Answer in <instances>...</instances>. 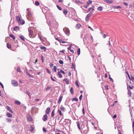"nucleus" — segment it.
<instances>
[{"instance_id": "nucleus-1", "label": "nucleus", "mask_w": 134, "mask_h": 134, "mask_svg": "<svg viewBox=\"0 0 134 134\" xmlns=\"http://www.w3.org/2000/svg\"><path fill=\"white\" fill-rule=\"evenodd\" d=\"M133 87L132 86H130L127 84V88L128 91V94L129 96H131V91L128 88H129L130 89H133Z\"/></svg>"}, {"instance_id": "nucleus-2", "label": "nucleus", "mask_w": 134, "mask_h": 134, "mask_svg": "<svg viewBox=\"0 0 134 134\" xmlns=\"http://www.w3.org/2000/svg\"><path fill=\"white\" fill-rule=\"evenodd\" d=\"M29 36L30 37L33 38L34 37L32 36L33 33V31L32 30L29 29Z\"/></svg>"}, {"instance_id": "nucleus-3", "label": "nucleus", "mask_w": 134, "mask_h": 134, "mask_svg": "<svg viewBox=\"0 0 134 134\" xmlns=\"http://www.w3.org/2000/svg\"><path fill=\"white\" fill-rule=\"evenodd\" d=\"M63 31L66 34H69L70 33V31L68 28H64L63 29Z\"/></svg>"}, {"instance_id": "nucleus-4", "label": "nucleus", "mask_w": 134, "mask_h": 134, "mask_svg": "<svg viewBox=\"0 0 134 134\" xmlns=\"http://www.w3.org/2000/svg\"><path fill=\"white\" fill-rule=\"evenodd\" d=\"M12 83L13 85L14 86H16L18 85V82L14 80H12Z\"/></svg>"}, {"instance_id": "nucleus-5", "label": "nucleus", "mask_w": 134, "mask_h": 134, "mask_svg": "<svg viewBox=\"0 0 134 134\" xmlns=\"http://www.w3.org/2000/svg\"><path fill=\"white\" fill-rule=\"evenodd\" d=\"M48 119V116L46 114H45L43 116L42 120L44 121H46Z\"/></svg>"}, {"instance_id": "nucleus-6", "label": "nucleus", "mask_w": 134, "mask_h": 134, "mask_svg": "<svg viewBox=\"0 0 134 134\" xmlns=\"http://www.w3.org/2000/svg\"><path fill=\"white\" fill-rule=\"evenodd\" d=\"M45 90L46 91H47L49 90H50L51 91H52V87L50 86H47Z\"/></svg>"}, {"instance_id": "nucleus-7", "label": "nucleus", "mask_w": 134, "mask_h": 134, "mask_svg": "<svg viewBox=\"0 0 134 134\" xmlns=\"http://www.w3.org/2000/svg\"><path fill=\"white\" fill-rule=\"evenodd\" d=\"M83 131L84 134H86L88 132L87 128L86 127H84L83 129Z\"/></svg>"}, {"instance_id": "nucleus-8", "label": "nucleus", "mask_w": 134, "mask_h": 134, "mask_svg": "<svg viewBox=\"0 0 134 134\" xmlns=\"http://www.w3.org/2000/svg\"><path fill=\"white\" fill-rule=\"evenodd\" d=\"M92 11H91V12L90 13H89V14H88L87 15V16H86V20L87 18L88 20V18L91 16V15H92Z\"/></svg>"}, {"instance_id": "nucleus-9", "label": "nucleus", "mask_w": 134, "mask_h": 134, "mask_svg": "<svg viewBox=\"0 0 134 134\" xmlns=\"http://www.w3.org/2000/svg\"><path fill=\"white\" fill-rule=\"evenodd\" d=\"M16 21L18 22H19V21H20L21 19L19 15L16 16Z\"/></svg>"}, {"instance_id": "nucleus-10", "label": "nucleus", "mask_w": 134, "mask_h": 134, "mask_svg": "<svg viewBox=\"0 0 134 134\" xmlns=\"http://www.w3.org/2000/svg\"><path fill=\"white\" fill-rule=\"evenodd\" d=\"M50 110V108L48 107L46 110V113L47 114H48Z\"/></svg>"}, {"instance_id": "nucleus-11", "label": "nucleus", "mask_w": 134, "mask_h": 134, "mask_svg": "<svg viewBox=\"0 0 134 134\" xmlns=\"http://www.w3.org/2000/svg\"><path fill=\"white\" fill-rule=\"evenodd\" d=\"M104 1L108 3H111L113 2V1H110L109 0H104Z\"/></svg>"}, {"instance_id": "nucleus-12", "label": "nucleus", "mask_w": 134, "mask_h": 134, "mask_svg": "<svg viewBox=\"0 0 134 134\" xmlns=\"http://www.w3.org/2000/svg\"><path fill=\"white\" fill-rule=\"evenodd\" d=\"M18 23H20L21 25H23L25 23V22L24 20L21 19L20 21Z\"/></svg>"}, {"instance_id": "nucleus-13", "label": "nucleus", "mask_w": 134, "mask_h": 134, "mask_svg": "<svg viewBox=\"0 0 134 134\" xmlns=\"http://www.w3.org/2000/svg\"><path fill=\"white\" fill-rule=\"evenodd\" d=\"M64 81L65 82L66 84L68 85L69 84V80L65 78L64 79Z\"/></svg>"}, {"instance_id": "nucleus-14", "label": "nucleus", "mask_w": 134, "mask_h": 134, "mask_svg": "<svg viewBox=\"0 0 134 134\" xmlns=\"http://www.w3.org/2000/svg\"><path fill=\"white\" fill-rule=\"evenodd\" d=\"M40 48L41 49H42V50L44 49V52H45L46 51V48L45 46H41V47H40Z\"/></svg>"}, {"instance_id": "nucleus-15", "label": "nucleus", "mask_w": 134, "mask_h": 134, "mask_svg": "<svg viewBox=\"0 0 134 134\" xmlns=\"http://www.w3.org/2000/svg\"><path fill=\"white\" fill-rule=\"evenodd\" d=\"M63 12L64 13V14L65 15H66V14H67V13H68V10L65 9H64L63 10Z\"/></svg>"}, {"instance_id": "nucleus-16", "label": "nucleus", "mask_w": 134, "mask_h": 134, "mask_svg": "<svg viewBox=\"0 0 134 134\" xmlns=\"http://www.w3.org/2000/svg\"><path fill=\"white\" fill-rule=\"evenodd\" d=\"M8 117H11L12 116V115L9 113L8 112L6 114Z\"/></svg>"}, {"instance_id": "nucleus-17", "label": "nucleus", "mask_w": 134, "mask_h": 134, "mask_svg": "<svg viewBox=\"0 0 134 134\" xmlns=\"http://www.w3.org/2000/svg\"><path fill=\"white\" fill-rule=\"evenodd\" d=\"M63 98V97L62 96H61L60 97L59 99V100L58 101V103L59 104L61 102Z\"/></svg>"}, {"instance_id": "nucleus-18", "label": "nucleus", "mask_w": 134, "mask_h": 134, "mask_svg": "<svg viewBox=\"0 0 134 134\" xmlns=\"http://www.w3.org/2000/svg\"><path fill=\"white\" fill-rule=\"evenodd\" d=\"M14 103L15 104L18 105H20L21 104L20 102L18 100H15V101Z\"/></svg>"}, {"instance_id": "nucleus-19", "label": "nucleus", "mask_w": 134, "mask_h": 134, "mask_svg": "<svg viewBox=\"0 0 134 134\" xmlns=\"http://www.w3.org/2000/svg\"><path fill=\"white\" fill-rule=\"evenodd\" d=\"M60 109L63 111H65V108L62 105L60 107Z\"/></svg>"}, {"instance_id": "nucleus-20", "label": "nucleus", "mask_w": 134, "mask_h": 134, "mask_svg": "<svg viewBox=\"0 0 134 134\" xmlns=\"http://www.w3.org/2000/svg\"><path fill=\"white\" fill-rule=\"evenodd\" d=\"M134 15L133 14H131L130 16V19L131 20H133V17Z\"/></svg>"}, {"instance_id": "nucleus-21", "label": "nucleus", "mask_w": 134, "mask_h": 134, "mask_svg": "<svg viewBox=\"0 0 134 134\" xmlns=\"http://www.w3.org/2000/svg\"><path fill=\"white\" fill-rule=\"evenodd\" d=\"M19 38L21 39L22 40L25 41V39L23 35H20L19 36Z\"/></svg>"}, {"instance_id": "nucleus-22", "label": "nucleus", "mask_w": 134, "mask_h": 134, "mask_svg": "<svg viewBox=\"0 0 134 134\" xmlns=\"http://www.w3.org/2000/svg\"><path fill=\"white\" fill-rule=\"evenodd\" d=\"M77 124V126L78 128V129L79 130L81 129V128L80 127V122H76Z\"/></svg>"}, {"instance_id": "nucleus-23", "label": "nucleus", "mask_w": 134, "mask_h": 134, "mask_svg": "<svg viewBox=\"0 0 134 134\" xmlns=\"http://www.w3.org/2000/svg\"><path fill=\"white\" fill-rule=\"evenodd\" d=\"M7 109L9 110V111L12 113H13V111L11 109V108L9 106H7Z\"/></svg>"}, {"instance_id": "nucleus-24", "label": "nucleus", "mask_w": 134, "mask_h": 134, "mask_svg": "<svg viewBox=\"0 0 134 134\" xmlns=\"http://www.w3.org/2000/svg\"><path fill=\"white\" fill-rule=\"evenodd\" d=\"M19 29V27L17 26H16L14 27L13 28V30L14 31L17 30Z\"/></svg>"}, {"instance_id": "nucleus-25", "label": "nucleus", "mask_w": 134, "mask_h": 134, "mask_svg": "<svg viewBox=\"0 0 134 134\" xmlns=\"http://www.w3.org/2000/svg\"><path fill=\"white\" fill-rule=\"evenodd\" d=\"M70 92L72 94L74 93V89L72 87H71L70 89Z\"/></svg>"}, {"instance_id": "nucleus-26", "label": "nucleus", "mask_w": 134, "mask_h": 134, "mask_svg": "<svg viewBox=\"0 0 134 134\" xmlns=\"http://www.w3.org/2000/svg\"><path fill=\"white\" fill-rule=\"evenodd\" d=\"M9 36L11 38H12L14 40H15V37L12 34H10L9 35Z\"/></svg>"}, {"instance_id": "nucleus-27", "label": "nucleus", "mask_w": 134, "mask_h": 134, "mask_svg": "<svg viewBox=\"0 0 134 134\" xmlns=\"http://www.w3.org/2000/svg\"><path fill=\"white\" fill-rule=\"evenodd\" d=\"M57 74H58V75L59 77L60 78H61L62 77V75H61V74L60 72H57Z\"/></svg>"}, {"instance_id": "nucleus-28", "label": "nucleus", "mask_w": 134, "mask_h": 134, "mask_svg": "<svg viewBox=\"0 0 134 134\" xmlns=\"http://www.w3.org/2000/svg\"><path fill=\"white\" fill-rule=\"evenodd\" d=\"M58 111L59 112V114L60 116H62L63 115V114L62 113L61 111V110L59 109H58Z\"/></svg>"}, {"instance_id": "nucleus-29", "label": "nucleus", "mask_w": 134, "mask_h": 134, "mask_svg": "<svg viewBox=\"0 0 134 134\" xmlns=\"http://www.w3.org/2000/svg\"><path fill=\"white\" fill-rule=\"evenodd\" d=\"M97 9L98 10H99L100 11H102L103 9L101 7H98Z\"/></svg>"}, {"instance_id": "nucleus-30", "label": "nucleus", "mask_w": 134, "mask_h": 134, "mask_svg": "<svg viewBox=\"0 0 134 134\" xmlns=\"http://www.w3.org/2000/svg\"><path fill=\"white\" fill-rule=\"evenodd\" d=\"M27 16L29 17H31V12L29 11H28L27 12Z\"/></svg>"}, {"instance_id": "nucleus-31", "label": "nucleus", "mask_w": 134, "mask_h": 134, "mask_svg": "<svg viewBox=\"0 0 134 134\" xmlns=\"http://www.w3.org/2000/svg\"><path fill=\"white\" fill-rule=\"evenodd\" d=\"M7 47L8 48H11V45L10 44H9L8 43H7Z\"/></svg>"}, {"instance_id": "nucleus-32", "label": "nucleus", "mask_w": 134, "mask_h": 134, "mask_svg": "<svg viewBox=\"0 0 134 134\" xmlns=\"http://www.w3.org/2000/svg\"><path fill=\"white\" fill-rule=\"evenodd\" d=\"M54 115V110H53L51 116L52 117H53Z\"/></svg>"}, {"instance_id": "nucleus-33", "label": "nucleus", "mask_w": 134, "mask_h": 134, "mask_svg": "<svg viewBox=\"0 0 134 134\" xmlns=\"http://www.w3.org/2000/svg\"><path fill=\"white\" fill-rule=\"evenodd\" d=\"M88 38L87 37V36H86L84 38H83V41H88Z\"/></svg>"}, {"instance_id": "nucleus-34", "label": "nucleus", "mask_w": 134, "mask_h": 134, "mask_svg": "<svg viewBox=\"0 0 134 134\" xmlns=\"http://www.w3.org/2000/svg\"><path fill=\"white\" fill-rule=\"evenodd\" d=\"M27 119L29 121H31L32 120L31 117L30 116H29L27 118Z\"/></svg>"}, {"instance_id": "nucleus-35", "label": "nucleus", "mask_w": 134, "mask_h": 134, "mask_svg": "<svg viewBox=\"0 0 134 134\" xmlns=\"http://www.w3.org/2000/svg\"><path fill=\"white\" fill-rule=\"evenodd\" d=\"M6 120L7 121V122H10L12 121V119L8 118H7Z\"/></svg>"}, {"instance_id": "nucleus-36", "label": "nucleus", "mask_w": 134, "mask_h": 134, "mask_svg": "<svg viewBox=\"0 0 134 134\" xmlns=\"http://www.w3.org/2000/svg\"><path fill=\"white\" fill-rule=\"evenodd\" d=\"M81 25L79 24H77L76 26V27L77 29H79L81 26Z\"/></svg>"}, {"instance_id": "nucleus-37", "label": "nucleus", "mask_w": 134, "mask_h": 134, "mask_svg": "<svg viewBox=\"0 0 134 134\" xmlns=\"http://www.w3.org/2000/svg\"><path fill=\"white\" fill-rule=\"evenodd\" d=\"M77 54L79 55L80 54V48L78 49L77 50Z\"/></svg>"}, {"instance_id": "nucleus-38", "label": "nucleus", "mask_w": 134, "mask_h": 134, "mask_svg": "<svg viewBox=\"0 0 134 134\" xmlns=\"http://www.w3.org/2000/svg\"><path fill=\"white\" fill-rule=\"evenodd\" d=\"M92 3V1L91 0H89L87 2V4L88 5H89L90 4H91Z\"/></svg>"}, {"instance_id": "nucleus-39", "label": "nucleus", "mask_w": 134, "mask_h": 134, "mask_svg": "<svg viewBox=\"0 0 134 134\" xmlns=\"http://www.w3.org/2000/svg\"><path fill=\"white\" fill-rule=\"evenodd\" d=\"M78 100V99L76 98H73L72 99V101H77Z\"/></svg>"}, {"instance_id": "nucleus-40", "label": "nucleus", "mask_w": 134, "mask_h": 134, "mask_svg": "<svg viewBox=\"0 0 134 134\" xmlns=\"http://www.w3.org/2000/svg\"><path fill=\"white\" fill-rule=\"evenodd\" d=\"M53 69L54 70V71L55 72L57 71V68L55 66H54Z\"/></svg>"}, {"instance_id": "nucleus-41", "label": "nucleus", "mask_w": 134, "mask_h": 134, "mask_svg": "<svg viewBox=\"0 0 134 134\" xmlns=\"http://www.w3.org/2000/svg\"><path fill=\"white\" fill-rule=\"evenodd\" d=\"M75 85L79 87L80 86V85H79L78 81H76L75 82Z\"/></svg>"}, {"instance_id": "nucleus-42", "label": "nucleus", "mask_w": 134, "mask_h": 134, "mask_svg": "<svg viewBox=\"0 0 134 134\" xmlns=\"http://www.w3.org/2000/svg\"><path fill=\"white\" fill-rule=\"evenodd\" d=\"M38 37H39V39H40V40L41 41H44V40H43V39H42V38L41 37V36H40L39 35H38Z\"/></svg>"}, {"instance_id": "nucleus-43", "label": "nucleus", "mask_w": 134, "mask_h": 134, "mask_svg": "<svg viewBox=\"0 0 134 134\" xmlns=\"http://www.w3.org/2000/svg\"><path fill=\"white\" fill-rule=\"evenodd\" d=\"M35 4L36 5H38L40 4V3L39 2H38V1H36L35 2Z\"/></svg>"}, {"instance_id": "nucleus-44", "label": "nucleus", "mask_w": 134, "mask_h": 134, "mask_svg": "<svg viewBox=\"0 0 134 134\" xmlns=\"http://www.w3.org/2000/svg\"><path fill=\"white\" fill-rule=\"evenodd\" d=\"M57 8H58V9L60 10H61L62 9L60 7V6H59V5H57Z\"/></svg>"}, {"instance_id": "nucleus-45", "label": "nucleus", "mask_w": 134, "mask_h": 134, "mask_svg": "<svg viewBox=\"0 0 134 134\" xmlns=\"http://www.w3.org/2000/svg\"><path fill=\"white\" fill-rule=\"evenodd\" d=\"M119 8H121V7L120 6H115L114 8L116 9H118Z\"/></svg>"}, {"instance_id": "nucleus-46", "label": "nucleus", "mask_w": 134, "mask_h": 134, "mask_svg": "<svg viewBox=\"0 0 134 134\" xmlns=\"http://www.w3.org/2000/svg\"><path fill=\"white\" fill-rule=\"evenodd\" d=\"M109 45V46H111V44H110V38L109 39V42L108 44H107V45Z\"/></svg>"}, {"instance_id": "nucleus-47", "label": "nucleus", "mask_w": 134, "mask_h": 134, "mask_svg": "<svg viewBox=\"0 0 134 134\" xmlns=\"http://www.w3.org/2000/svg\"><path fill=\"white\" fill-rule=\"evenodd\" d=\"M26 93L28 95V96H29L30 94V93L28 91L26 90Z\"/></svg>"}, {"instance_id": "nucleus-48", "label": "nucleus", "mask_w": 134, "mask_h": 134, "mask_svg": "<svg viewBox=\"0 0 134 134\" xmlns=\"http://www.w3.org/2000/svg\"><path fill=\"white\" fill-rule=\"evenodd\" d=\"M59 62L61 64H62L63 63V61L61 60H59Z\"/></svg>"}, {"instance_id": "nucleus-49", "label": "nucleus", "mask_w": 134, "mask_h": 134, "mask_svg": "<svg viewBox=\"0 0 134 134\" xmlns=\"http://www.w3.org/2000/svg\"><path fill=\"white\" fill-rule=\"evenodd\" d=\"M43 130L44 132H46L47 131V130H46L44 127H43Z\"/></svg>"}, {"instance_id": "nucleus-50", "label": "nucleus", "mask_w": 134, "mask_h": 134, "mask_svg": "<svg viewBox=\"0 0 134 134\" xmlns=\"http://www.w3.org/2000/svg\"><path fill=\"white\" fill-rule=\"evenodd\" d=\"M56 40H58L60 42H61L62 41V40L61 39H59L58 38H56Z\"/></svg>"}, {"instance_id": "nucleus-51", "label": "nucleus", "mask_w": 134, "mask_h": 134, "mask_svg": "<svg viewBox=\"0 0 134 134\" xmlns=\"http://www.w3.org/2000/svg\"><path fill=\"white\" fill-rule=\"evenodd\" d=\"M65 51V50H63L62 51H60V52L64 54H65V53H64Z\"/></svg>"}, {"instance_id": "nucleus-52", "label": "nucleus", "mask_w": 134, "mask_h": 134, "mask_svg": "<svg viewBox=\"0 0 134 134\" xmlns=\"http://www.w3.org/2000/svg\"><path fill=\"white\" fill-rule=\"evenodd\" d=\"M60 72H61L62 73H63V74H65L64 72L62 70H60Z\"/></svg>"}, {"instance_id": "nucleus-53", "label": "nucleus", "mask_w": 134, "mask_h": 134, "mask_svg": "<svg viewBox=\"0 0 134 134\" xmlns=\"http://www.w3.org/2000/svg\"><path fill=\"white\" fill-rule=\"evenodd\" d=\"M82 97V95H81L79 97V99L81 100Z\"/></svg>"}, {"instance_id": "nucleus-54", "label": "nucleus", "mask_w": 134, "mask_h": 134, "mask_svg": "<svg viewBox=\"0 0 134 134\" xmlns=\"http://www.w3.org/2000/svg\"><path fill=\"white\" fill-rule=\"evenodd\" d=\"M17 70L18 72H20V70L19 68H17Z\"/></svg>"}, {"instance_id": "nucleus-55", "label": "nucleus", "mask_w": 134, "mask_h": 134, "mask_svg": "<svg viewBox=\"0 0 134 134\" xmlns=\"http://www.w3.org/2000/svg\"><path fill=\"white\" fill-rule=\"evenodd\" d=\"M0 85L3 88H4V86L3 84L0 82Z\"/></svg>"}, {"instance_id": "nucleus-56", "label": "nucleus", "mask_w": 134, "mask_h": 134, "mask_svg": "<svg viewBox=\"0 0 134 134\" xmlns=\"http://www.w3.org/2000/svg\"><path fill=\"white\" fill-rule=\"evenodd\" d=\"M50 66L51 67H52L53 66L54 64L52 63H51L50 64Z\"/></svg>"}, {"instance_id": "nucleus-57", "label": "nucleus", "mask_w": 134, "mask_h": 134, "mask_svg": "<svg viewBox=\"0 0 134 134\" xmlns=\"http://www.w3.org/2000/svg\"><path fill=\"white\" fill-rule=\"evenodd\" d=\"M92 9V8L91 7V8H89L88 9V11L87 12V13H88L89 12H90V10Z\"/></svg>"}, {"instance_id": "nucleus-58", "label": "nucleus", "mask_w": 134, "mask_h": 134, "mask_svg": "<svg viewBox=\"0 0 134 134\" xmlns=\"http://www.w3.org/2000/svg\"><path fill=\"white\" fill-rule=\"evenodd\" d=\"M133 82H134V78L133 77H131V80Z\"/></svg>"}, {"instance_id": "nucleus-59", "label": "nucleus", "mask_w": 134, "mask_h": 134, "mask_svg": "<svg viewBox=\"0 0 134 134\" xmlns=\"http://www.w3.org/2000/svg\"><path fill=\"white\" fill-rule=\"evenodd\" d=\"M123 3L126 6H127L128 5V4L127 3H126L125 2H124Z\"/></svg>"}, {"instance_id": "nucleus-60", "label": "nucleus", "mask_w": 134, "mask_h": 134, "mask_svg": "<svg viewBox=\"0 0 134 134\" xmlns=\"http://www.w3.org/2000/svg\"><path fill=\"white\" fill-rule=\"evenodd\" d=\"M127 74L128 75V76L129 77V79H130V80H131V77H130V76H129V74L127 72Z\"/></svg>"}, {"instance_id": "nucleus-61", "label": "nucleus", "mask_w": 134, "mask_h": 134, "mask_svg": "<svg viewBox=\"0 0 134 134\" xmlns=\"http://www.w3.org/2000/svg\"><path fill=\"white\" fill-rule=\"evenodd\" d=\"M117 115L116 114H115L113 116V118H114L115 119L116 118Z\"/></svg>"}, {"instance_id": "nucleus-62", "label": "nucleus", "mask_w": 134, "mask_h": 134, "mask_svg": "<svg viewBox=\"0 0 134 134\" xmlns=\"http://www.w3.org/2000/svg\"><path fill=\"white\" fill-rule=\"evenodd\" d=\"M51 79L53 81H55V80L54 79H53L51 76Z\"/></svg>"}, {"instance_id": "nucleus-63", "label": "nucleus", "mask_w": 134, "mask_h": 134, "mask_svg": "<svg viewBox=\"0 0 134 134\" xmlns=\"http://www.w3.org/2000/svg\"><path fill=\"white\" fill-rule=\"evenodd\" d=\"M109 78L110 79V81H111L112 82H113V80L110 77V76L109 77Z\"/></svg>"}, {"instance_id": "nucleus-64", "label": "nucleus", "mask_w": 134, "mask_h": 134, "mask_svg": "<svg viewBox=\"0 0 134 134\" xmlns=\"http://www.w3.org/2000/svg\"><path fill=\"white\" fill-rule=\"evenodd\" d=\"M82 111V112H83V114H85V110H84V108H83Z\"/></svg>"}]
</instances>
